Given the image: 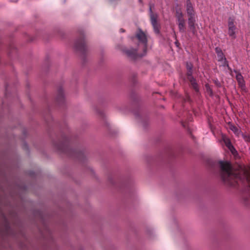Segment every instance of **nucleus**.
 I'll use <instances>...</instances> for the list:
<instances>
[{
    "label": "nucleus",
    "mask_w": 250,
    "mask_h": 250,
    "mask_svg": "<svg viewBox=\"0 0 250 250\" xmlns=\"http://www.w3.org/2000/svg\"><path fill=\"white\" fill-rule=\"evenodd\" d=\"M136 38L139 40L140 43L141 44L142 49L144 51L143 54H139L136 49L131 48L130 49H125L124 52L129 57L135 58L137 57H142L144 56L146 52L147 49V38L146 34L142 31L139 30L138 33L136 35Z\"/></svg>",
    "instance_id": "obj_1"
},
{
    "label": "nucleus",
    "mask_w": 250,
    "mask_h": 250,
    "mask_svg": "<svg viewBox=\"0 0 250 250\" xmlns=\"http://www.w3.org/2000/svg\"><path fill=\"white\" fill-rule=\"evenodd\" d=\"M149 12L150 18V22L153 26L154 31L156 34H158L160 33V24L157 21L158 15L157 14H154L153 13L151 5H149Z\"/></svg>",
    "instance_id": "obj_2"
},
{
    "label": "nucleus",
    "mask_w": 250,
    "mask_h": 250,
    "mask_svg": "<svg viewBox=\"0 0 250 250\" xmlns=\"http://www.w3.org/2000/svg\"><path fill=\"white\" fill-rule=\"evenodd\" d=\"M187 68L188 70L187 75H188V81L190 82L191 84L193 87V88L196 91L198 92L199 87L197 83H196V80L193 78L192 75V65L190 62L187 63Z\"/></svg>",
    "instance_id": "obj_3"
},
{
    "label": "nucleus",
    "mask_w": 250,
    "mask_h": 250,
    "mask_svg": "<svg viewBox=\"0 0 250 250\" xmlns=\"http://www.w3.org/2000/svg\"><path fill=\"white\" fill-rule=\"evenodd\" d=\"M186 9L188 16V20L196 19V12L190 0H187L186 1Z\"/></svg>",
    "instance_id": "obj_4"
},
{
    "label": "nucleus",
    "mask_w": 250,
    "mask_h": 250,
    "mask_svg": "<svg viewBox=\"0 0 250 250\" xmlns=\"http://www.w3.org/2000/svg\"><path fill=\"white\" fill-rule=\"evenodd\" d=\"M236 27L234 25V20L231 18L229 19L228 21V34L233 39L236 38Z\"/></svg>",
    "instance_id": "obj_5"
},
{
    "label": "nucleus",
    "mask_w": 250,
    "mask_h": 250,
    "mask_svg": "<svg viewBox=\"0 0 250 250\" xmlns=\"http://www.w3.org/2000/svg\"><path fill=\"white\" fill-rule=\"evenodd\" d=\"M222 139L224 142L226 146L230 150V151L233 153L234 151H235V149L232 145L230 139L225 135H222Z\"/></svg>",
    "instance_id": "obj_6"
},
{
    "label": "nucleus",
    "mask_w": 250,
    "mask_h": 250,
    "mask_svg": "<svg viewBox=\"0 0 250 250\" xmlns=\"http://www.w3.org/2000/svg\"><path fill=\"white\" fill-rule=\"evenodd\" d=\"M75 47L76 49L81 51H84L85 49V44L83 39H80L76 41Z\"/></svg>",
    "instance_id": "obj_7"
},
{
    "label": "nucleus",
    "mask_w": 250,
    "mask_h": 250,
    "mask_svg": "<svg viewBox=\"0 0 250 250\" xmlns=\"http://www.w3.org/2000/svg\"><path fill=\"white\" fill-rule=\"evenodd\" d=\"M175 17L177 23L185 22L184 15L181 9H177L175 13Z\"/></svg>",
    "instance_id": "obj_8"
},
{
    "label": "nucleus",
    "mask_w": 250,
    "mask_h": 250,
    "mask_svg": "<svg viewBox=\"0 0 250 250\" xmlns=\"http://www.w3.org/2000/svg\"><path fill=\"white\" fill-rule=\"evenodd\" d=\"M196 21V19L188 20V27L193 35H195L196 33L195 26Z\"/></svg>",
    "instance_id": "obj_9"
},
{
    "label": "nucleus",
    "mask_w": 250,
    "mask_h": 250,
    "mask_svg": "<svg viewBox=\"0 0 250 250\" xmlns=\"http://www.w3.org/2000/svg\"><path fill=\"white\" fill-rule=\"evenodd\" d=\"M234 72L236 74V79L239 84L241 86H244L245 85V82L242 74L235 70H234Z\"/></svg>",
    "instance_id": "obj_10"
},
{
    "label": "nucleus",
    "mask_w": 250,
    "mask_h": 250,
    "mask_svg": "<svg viewBox=\"0 0 250 250\" xmlns=\"http://www.w3.org/2000/svg\"><path fill=\"white\" fill-rule=\"evenodd\" d=\"M218 56L219 57V61L224 60L223 66H226L229 70L231 71V69L229 67L228 61L226 60V58L223 56V53L221 51L218 53Z\"/></svg>",
    "instance_id": "obj_11"
},
{
    "label": "nucleus",
    "mask_w": 250,
    "mask_h": 250,
    "mask_svg": "<svg viewBox=\"0 0 250 250\" xmlns=\"http://www.w3.org/2000/svg\"><path fill=\"white\" fill-rule=\"evenodd\" d=\"M64 100V94L63 90L62 88H60L58 90V95L57 97V100L58 102H63Z\"/></svg>",
    "instance_id": "obj_12"
},
{
    "label": "nucleus",
    "mask_w": 250,
    "mask_h": 250,
    "mask_svg": "<svg viewBox=\"0 0 250 250\" xmlns=\"http://www.w3.org/2000/svg\"><path fill=\"white\" fill-rule=\"evenodd\" d=\"M178 26V28L180 32L181 33H185L186 32V24L185 21L177 23Z\"/></svg>",
    "instance_id": "obj_13"
},
{
    "label": "nucleus",
    "mask_w": 250,
    "mask_h": 250,
    "mask_svg": "<svg viewBox=\"0 0 250 250\" xmlns=\"http://www.w3.org/2000/svg\"><path fill=\"white\" fill-rule=\"evenodd\" d=\"M229 129L237 136H238L241 132L240 130L236 126L231 124L229 125Z\"/></svg>",
    "instance_id": "obj_14"
},
{
    "label": "nucleus",
    "mask_w": 250,
    "mask_h": 250,
    "mask_svg": "<svg viewBox=\"0 0 250 250\" xmlns=\"http://www.w3.org/2000/svg\"><path fill=\"white\" fill-rule=\"evenodd\" d=\"M206 91L208 93V94L211 96L213 95L212 91L211 89L210 88L209 85L208 84H206L205 85Z\"/></svg>",
    "instance_id": "obj_15"
},
{
    "label": "nucleus",
    "mask_w": 250,
    "mask_h": 250,
    "mask_svg": "<svg viewBox=\"0 0 250 250\" xmlns=\"http://www.w3.org/2000/svg\"><path fill=\"white\" fill-rule=\"evenodd\" d=\"M120 31L121 32H125L124 29H123V28L120 29Z\"/></svg>",
    "instance_id": "obj_16"
},
{
    "label": "nucleus",
    "mask_w": 250,
    "mask_h": 250,
    "mask_svg": "<svg viewBox=\"0 0 250 250\" xmlns=\"http://www.w3.org/2000/svg\"><path fill=\"white\" fill-rule=\"evenodd\" d=\"M215 83H216V84L217 85H218L219 84H220L219 83L216 82H215Z\"/></svg>",
    "instance_id": "obj_17"
}]
</instances>
